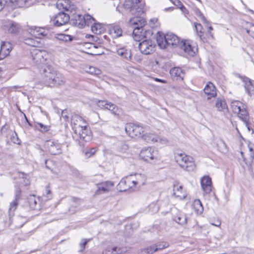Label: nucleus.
I'll list each match as a JSON object with an SVG mask.
<instances>
[{"mask_svg":"<svg viewBox=\"0 0 254 254\" xmlns=\"http://www.w3.org/2000/svg\"><path fill=\"white\" fill-rule=\"evenodd\" d=\"M89 241V239H83L82 240V242L80 243V249L79 250L80 252H82L84 250L85 246L86 245V244H87V243Z\"/></svg>","mask_w":254,"mask_h":254,"instance_id":"53","label":"nucleus"},{"mask_svg":"<svg viewBox=\"0 0 254 254\" xmlns=\"http://www.w3.org/2000/svg\"><path fill=\"white\" fill-rule=\"evenodd\" d=\"M169 244L168 243H165L162 247L155 248L154 246L148 247L140 250L138 252V254H152L155 252L167 248Z\"/></svg>","mask_w":254,"mask_h":254,"instance_id":"24","label":"nucleus"},{"mask_svg":"<svg viewBox=\"0 0 254 254\" xmlns=\"http://www.w3.org/2000/svg\"><path fill=\"white\" fill-rule=\"evenodd\" d=\"M31 54L32 60L36 64H45L48 56L46 51L35 48L31 51Z\"/></svg>","mask_w":254,"mask_h":254,"instance_id":"8","label":"nucleus"},{"mask_svg":"<svg viewBox=\"0 0 254 254\" xmlns=\"http://www.w3.org/2000/svg\"><path fill=\"white\" fill-rule=\"evenodd\" d=\"M68 5H66L65 6V9L67 11L69 12V13L68 14L70 16V18L73 16L74 15L77 14L78 13H77V9L76 6L71 4V2H69L68 3H67Z\"/></svg>","mask_w":254,"mask_h":254,"instance_id":"34","label":"nucleus"},{"mask_svg":"<svg viewBox=\"0 0 254 254\" xmlns=\"http://www.w3.org/2000/svg\"><path fill=\"white\" fill-rule=\"evenodd\" d=\"M85 122L82 117L77 115H74L71 118V125L72 128L74 131L75 130L76 127H80L84 125H85Z\"/></svg>","mask_w":254,"mask_h":254,"instance_id":"22","label":"nucleus"},{"mask_svg":"<svg viewBox=\"0 0 254 254\" xmlns=\"http://www.w3.org/2000/svg\"><path fill=\"white\" fill-rule=\"evenodd\" d=\"M211 225L215 226L216 227H220L221 225V221L218 219L216 222H214V223H211Z\"/></svg>","mask_w":254,"mask_h":254,"instance_id":"59","label":"nucleus"},{"mask_svg":"<svg viewBox=\"0 0 254 254\" xmlns=\"http://www.w3.org/2000/svg\"><path fill=\"white\" fill-rule=\"evenodd\" d=\"M196 32L201 40L202 39L203 32H202V26L200 24L194 23Z\"/></svg>","mask_w":254,"mask_h":254,"instance_id":"46","label":"nucleus"},{"mask_svg":"<svg viewBox=\"0 0 254 254\" xmlns=\"http://www.w3.org/2000/svg\"><path fill=\"white\" fill-rule=\"evenodd\" d=\"M215 107L219 111H222L227 108V105L224 100L217 98L215 102Z\"/></svg>","mask_w":254,"mask_h":254,"instance_id":"38","label":"nucleus"},{"mask_svg":"<svg viewBox=\"0 0 254 254\" xmlns=\"http://www.w3.org/2000/svg\"><path fill=\"white\" fill-rule=\"evenodd\" d=\"M133 181V175L126 177L122 179L118 184V189L120 191H127L128 190H134L135 188L134 183Z\"/></svg>","mask_w":254,"mask_h":254,"instance_id":"5","label":"nucleus"},{"mask_svg":"<svg viewBox=\"0 0 254 254\" xmlns=\"http://www.w3.org/2000/svg\"><path fill=\"white\" fill-rule=\"evenodd\" d=\"M211 179L208 176H204L201 180V186L204 192L209 193L211 191Z\"/></svg>","mask_w":254,"mask_h":254,"instance_id":"21","label":"nucleus"},{"mask_svg":"<svg viewBox=\"0 0 254 254\" xmlns=\"http://www.w3.org/2000/svg\"><path fill=\"white\" fill-rule=\"evenodd\" d=\"M203 91L204 93L208 96L207 99L215 97L217 95L216 87L211 82H209L205 85Z\"/></svg>","mask_w":254,"mask_h":254,"instance_id":"20","label":"nucleus"},{"mask_svg":"<svg viewBox=\"0 0 254 254\" xmlns=\"http://www.w3.org/2000/svg\"><path fill=\"white\" fill-rule=\"evenodd\" d=\"M24 43L30 46L37 47L39 45V42L33 38L28 37L24 39Z\"/></svg>","mask_w":254,"mask_h":254,"instance_id":"42","label":"nucleus"},{"mask_svg":"<svg viewBox=\"0 0 254 254\" xmlns=\"http://www.w3.org/2000/svg\"><path fill=\"white\" fill-rule=\"evenodd\" d=\"M146 177L144 174H136L133 175V181L134 183L135 188L138 186L139 187L143 186L146 182Z\"/></svg>","mask_w":254,"mask_h":254,"instance_id":"27","label":"nucleus"},{"mask_svg":"<svg viewBox=\"0 0 254 254\" xmlns=\"http://www.w3.org/2000/svg\"><path fill=\"white\" fill-rule=\"evenodd\" d=\"M142 138L143 140L149 143H155L160 139L159 137L157 134L151 133L143 134Z\"/></svg>","mask_w":254,"mask_h":254,"instance_id":"30","label":"nucleus"},{"mask_svg":"<svg viewBox=\"0 0 254 254\" xmlns=\"http://www.w3.org/2000/svg\"><path fill=\"white\" fill-rule=\"evenodd\" d=\"M15 1L17 3L18 5L21 6L26 3L27 0H15Z\"/></svg>","mask_w":254,"mask_h":254,"instance_id":"57","label":"nucleus"},{"mask_svg":"<svg viewBox=\"0 0 254 254\" xmlns=\"http://www.w3.org/2000/svg\"><path fill=\"white\" fill-rule=\"evenodd\" d=\"M84 19H85V26L87 25L89 26L92 25L95 23V20L90 15L86 14L83 16Z\"/></svg>","mask_w":254,"mask_h":254,"instance_id":"44","label":"nucleus"},{"mask_svg":"<svg viewBox=\"0 0 254 254\" xmlns=\"http://www.w3.org/2000/svg\"><path fill=\"white\" fill-rule=\"evenodd\" d=\"M149 208L154 207L155 209L154 210V211H157L158 210V207L156 206V204L154 203H152L150 204L149 205Z\"/></svg>","mask_w":254,"mask_h":254,"instance_id":"61","label":"nucleus"},{"mask_svg":"<svg viewBox=\"0 0 254 254\" xmlns=\"http://www.w3.org/2000/svg\"><path fill=\"white\" fill-rule=\"evenodd\" d=\"M170 74L173 80H183L185 74L184 70L179 67H174L170 70Z\"/></svg>","mask_w":254,"mask_h":254,"instance_id":"14","label":"nucleus"},{"mask_svg":"<svg viewBox=\"0 0 254 254\" xmlns=\"http://www.w3.org/2000/svg\"><path fill=\"white\" fill-rule=\"evenodd\" d=\"M64 83V78L60 73H58L55 78H53V82L50 86H58L63 84Z\"/></svg>","mask_w":254,"mask_h":254,"instance_id":"37","label":"nucleus"},{"mask_svg":"<svg viewBox=\"0 0 254 254\" xmlns=\"http://www.w3.org/2000/svg\"><path fill=\"white\" fill-rule=\"evenodd\" d=\"M45 146L47 151L52 155H58L62 153V145L58 140L50 139L45 143Z\"/></svg>","mask_w":254,"mask_h":254,"instance_id":"7","label":"nucleus"},{"mask_svg":"<svg viewBox=\"0 0 254 254\" xmlns=\"http://www.w3.org/2000/svg\"><path fill=\"white\" fill-rule=\"evenodd\" d=\"M32 35L35 38L41 39L42 37L47 36L48 31L43 28H36L32 31Z\"/></svg>","mask_w":254,"mask_h":254,"instance_id":"28","label":"nucleus"},{"mask_svg":"<svg viewBox=\"0 0 254 254\" xmlns=\"http://www.w3.org/2000/svg\"><path fill=\"white\" fill-rule=\"evenodd\" d=\"M74 131L79 136L81 140L87 142L91 139V132L86 125H84L80 127H76Z\"/></svg>","mask_w":254,"mask_h":254,"instance_id":"11","label":"nucleus"},{"mask_svg":"<svg viewBox=\"0 0 254 254\" xmlns=\"http://www.w3.org/2000/svg\"><path fill=\"white\" fill-rule=\"evenodd\" d=\"M115 53L122 59L128 61H131L132 55L130 50L126 47L117 48Z\"/></svg>","mask_w":254,"mask_h":254,"instance_id":"15","label":"nucleus"},{"mask_svg":"<svg viewBox=\"0 0 254 254\" xmlns=\"http://www.w3.org/2000/svg\"><path fill=\"white\" fill-rule=\"evenodd\" d=\"M79 199L76 198H72L70 200V204L76 207L77 205L79 204Z\"/></svg>","mask_w":254,"mask_h":254,"instance_id":"51","label":"nucleus"},{"mask_svg":"<svg viewBox=\"0 0 254 254\" xmlns=\"http://www.w3.org/2000/svg\"><path fill=\"white\" fill-rule=\"evenodd\" d=\"M114 186V183L110 181L102 182L97 184V190L95 191L96 195H99L109 192Z\"/></svg>","mask_w":254,"mask_h":254,"instance_id":"12","label":"nucleus"},{"mask_svg":"<svg viewBox=\"0 0 254 254\" xmlns=\"http://www.w3.org/2000/svg\"><path fill=\"white\" fill-rule=\"evenodd\" d=\"M245 88L249 95L252 96L254 94V82L252 83L250 80L248 82L246 81Z\"/></svg>","mask_w":254,"mask_h":254,"instance_id":"39","label":"nucleus"},{"mask_svg":"<svg viewBox=\"0 0 254 254\" xmlns=\"http://www.w3.org/2000/svg\"><path fill=\"white\" fill-rule=\"evenodd\" d=\"M96 152V149L95 148H92L90 149L89 151H87L85 153V155L87 157H90L92 155H94Z\"/></svg>","mask_w":254,"mask_h":254,"instance_id":"54","label":"nucleus"},{"mask_svg":"<svg viewBox=\"0 0 254 254\" xmlns=\"http://www.w3.org/2000/svg\"><path fill=\"white\" fill-rule=\"evenodd\" d=\"M36 127L39 129L42 132H46L49 130L50 127L44 125L42 123H38L36 125Z\"/></svg>","mask_w":254,"mask_h":254,"instance_id":"47","label":"nucleus"},{"mask_svg":"<svg viewBox=\"0 0 254 254\" xmlns=\"http://www.w3.org/2000/svg\"><path fill=\"white\" fill-rule=\"evenodd\" d=\"M125 130L127 133L132 138L142 137V133L144 132L142 127L132 123L126 125Z\"/></svg>","mask_w":254,"mask_h":254,"instance_id":"6","label":"nucleus"},{"mask_svg":"<svg viewBox=\"0 0 254 254\" xmlns=\"http://www.w3.org/2000/svg\"><path fill=\"white\" fill-rule=\"evenodd\" d=\"M21 197V190L19 188H17L15 190V195L14 200L10 203L9 208V215L10 217L13 215L14 211L16 209L18 203V200Z\"/></svg>","mask_w":254,"mask_h":254,"instance_id":"16","label":"nucleus"},{"mask_svg":"<svg viewBox=\"0 0 254 254\" xmlns=\"http://www.w3.org/2000/svg\"><path fill=\"white\" fill-rule=\"evenodd\" d=\"M175 160L179 165L184 170L192 171L195 169V165L192 157L184 153H177Z\"/></svg>","mask_w":254,"mask_h":254,"instance_id":"2","label":"nucleus"},{"mask_svg":"<svg viewBox=\"0 0 254 254\" xmlns=\"http://www.w3.org/2000/svg\"><path fill=\"white\" fill-rule=\"evenodd\" d=\"M172 2L174 5L179 7L182 11L185 12V10H186V7L179 0H173Z\"/></svg>","mask_w":254,"mask_h":254,"instance_id":"48","label":"nucleus"},{"mask_svg":"<svg viewBox=\"0 0 254 254\" xmlns=\"http://www.w3.org/2000/svg\"><path fill=\"white\" fill-rule=\"evenodd\" d=\"M138 48L141 53L148 55L152 52L154 46L151 40H145L139 44Z\"/></svg>","mask_w":254,"mask_h":254,"instance_id":"13","label":"nucleus"},{"mask_svg":"<svg viewBox=\"0 0 254 254\" xmlns=\"http://www.w3.org/2000/svg\"><path fill=\"white\" fill-rule=\"evenodd\" d=\"M173 220L178 224L183 226L187 223V218L184 214L180 213L174 217Z\"/></svg>","mask_w":254,"mask_h":254,"instance_id":"32","label":"nucleus"},{"mask_svg":"<svg viewBox=\"0 0 254 254\" xmlns=\"http://www.w3.org/2000/svg\"><path fill=\"white\" fill-rule=\"evenodd\" d=\"M58 74V73L49 67L44 69V74L45 80V82L48 84L49 86L52 83L53 78H55Z\"/></svg>","mask_w":254,"mask_h":254,"instance_id":"17","label":"nucleus"},{"mask_svg":"<svg viewBox=\"0 0 254 254\" xmlns=\"http://www.w3.org/2000/svg\"><path fill=\"white\" fill-rule=\"evenodd\" d=\"M139 157L145 161L150 162L153 160H157L159 158L158 151L153 147H148L141 150Z\"/></svg>","mask_w":254,"mask_h":254,"instance_id":"4","label":"nucleus"},{"mask_svg":"<svg viewBox=\"0 0 254 254\" xmlns=\"http://www.w3.org/2000/svg\"><path fill=\"white\" fill-rule=\"evenodd\" d=\"M117 249V247H114L111 249V251L110 250H106L103 252L105 254H116V250Z\"/></svg>","mask_w":254,"mask_h":254,"instance_id":"55","label":"nucleus"},{"mask_svg":"<svg viewBox=\"0 0 254 254\" xmlns=\"http://www.w3.org/2000/svg\"><path fill=\"white\" fill-rule=\"evenodd\" d=\"M195 13L197 16L199 17L201 19V20L203 21L204 23L209 24L208 22L207 21L205 17L203 16L202 13L198 9H197L196 10Z\"/></svg>","mask_w":254,"mask_h":254,"instance_id":"50","label":"nucleus"},{"mask_svg":"<svg viewBox=\"0 0 254 254\" xmlns=\"http://www.w3.org/2000/svg\"><path fill=\"white\" fill-rule=\"evenodd\" d=\"M108 102L105 100L99 101L97 103V106L101 108L106 109V106H107Z\"/></svg>","mask_w":254,"mask_h":254,"instance_id":"52","label":"nucleus"},{"mask_svg":"<svg viewBox=\"0 0 254 254\" xmlns=\"http://www.w3.org/2000/svg\"><path fill=\"white\" fill-rule=\"evenodd\" d=\"M193 207L197 214H201L203 211L202 204L199 199H195L193 202Z\"/></svg>","mask_w":254,"mask_h":254,"instance_id":"33","label":"nucleus"},{"mask_svg":"<svg viewBox=\"0 0 254 254\" xmlns=\"http://www.w3.org/2000/svg\"><path fill=\"white\" fill-rule=\"evenodd\" d=\"M122 29L118 25L113 26L110 30V34L112 36V37L114 38H117L121 36L122 35Z\"/></svg>","mask_w":254,"mask_h":254,"instance_id":"31","label":"nucleus"},{"mask_svg":"<svg viewBox=\"0 0 254 254\" xmlns=\"http://www.w3.org/2000/svg\"><path fill=\"white\" fill-rule=\"evenodd\" d=\"M2 28L5 32L14 35L18 34L20 30L19 25L12 21H4Z\"/></svg>","mask_w":254,"mask_h":254,"instance_id":"10","label":"nucleus"},{"mask_svg":"<svg viewBox=\"0 0 254 254\" xmlns=\"http://www.w3.org/2000/svg\"><path fill=\"white\" fill-rule=\"evenodd\" d=\"M57 38L60 41L64 42L71 41L72 40V36L64 34H58Z\"/></svg>","mask_w":254,"mask_h":254,"instance_id":"43","label":"nucleus"},{"mask_svg":"<svg viewBox=\"0 0 254 254\" xmlns=\"http://www.w3.org/2000/svg\"><path fill=\"white\" fill-rule=\"evenodd\" d=\"M5 3V0H0V11H1L3 9Z\"/></svg>","mask_w":254,"mask_h":254,"instance_id":"58","label":"nucleus"},{"mask_svg":"<svg viewBox=\"0 0 254 254\" xmlns=\"http://www.w3.org/2000/svg\"><path fill=\"white\" fill-rule=\"evenodd\" d=\"M70 19L68 13L60 12L51 19V22L56 27H60L67 24Z\"/></svg>","mask_w":254,"mask_h":254,"instance_id":"9","label":"nucleus"},{"mask_svg":"<svg viewBox=\"0 0 254 254\" xmlns=\"http://www.w3.org/2000/svg\"><path fill=\"white\" fill-rule=\"evenodd\" d=\"M85 71L93 75H99L101 74V70L95 67L89 66L86 67Z\"/></svg>","mask_w":254,"mask_h":254,"instance_id":"40","label":"nucleus"},{"mask_svg":"<svg viewBox=\"0 0 254 254\" xmlns=\"http://www.w3.org/2000/svg\"><path fill=\"white\" fill-rule=\"evenodd\" d=\"M21 177L24 179V182H25V185H28L29 184V180L25 177V175L23 173L21 174Z\"/></svg>","mask_w":254,"mask_h":254,"instance_id":"60","label":"nucleus"},{"mask_svg":"<svg viewBox=\"0 0 254 254\" xmlns=\"http://www.w3.org/2000/svg\"><path fill=\"white\" fill-rule=\"evenodd\" d=\"M155 81H158V82H162V83H166V81L165 80H162V79H159V78H155Z\"/></svg>","mask_w":254,"mask_h":254,"instance_id":"64","label":"nucleus"},{"mask_svg":"<svg viewBox=\"0 0 254 254\" xmlns=\"http://www.w3.org/2000/svg\"><path fill=\"white\" fill-rule=\"evenodd\" d=\"M145 23V20L141 17L136 16L131 18L129 20V24L132 26H134L133 33L136 30H138L140 28H142Z\"/></svg>","mask_w":254,"mask_h":254,"instance_id":"18","label":"nucleus"},{"mask_svg":"<svg viewBox=\"0 0 254 254\" xmlns=\"http://www.w3.org/2000/svg\"><path fill=\"white\" fill-rule=\"evenodd\" d=\"M174 194L180 199H183L187 196V192L183 190V187L179 186L178 184H174Z\"/></svg>","mask_w":254,"mask_h":254,"instance_id":"26","label":"nucleus"},{"mask_svg":"<svg viewBox=\"0 0 254 254\" xmlns=\"http://www.w3.org/2000/svg\"><path fill=\"white\" fill-rule=\"evenodd\" d=\"M140 0H125L123 8L131 14L138 16L143 13V6L139 4Z\"/></svg>","mask_w":254,"mask_h":254,"instance_id":"3","label":"nucleus"},{"mask_svg":"<svg viewBox=\"0 0 254 254\" xmlns=\"http://www.w3.org/2000/svg\"><path fill=\"white\" fill-rule=\"evenodd\" d=\"M156 41L158 45L161 49H165L167 46L174 47L178 45H180V38L175 34L172 33H168L164 34L158 32L156 37Z\"/></svg>","mask_w":254,"mask_h":254,"instance_id":"1","label":"nucleus"},{"mask_svg":"<svg viewBox=\"0 0 254 254\" xmlns=\"http://www.w3.org/2000/svg\"><path fill=\"white\" fill-rule=\"evenodd\" d=\"M127 70L131 74H134L135 71L137 69L132 66H128L126 68Z\"/></svg>","mask_w":254,"mask_h":254,"instance_id":"56","label":"nucleus"},{"mask_svg":"<svg viewBox=\"0 0 254 254\" xmlns=\"http://www.w3.org/2000/svg\"><path fill=\"white\" fill-rule=\"evenodd\" d=\"M45 191L47 197H49V195L51 194V191L48 186L46 187Z\"/></svg>","mask_w":254,"mask_h":254,"instance_id":"62","label":"nucleus"},{"mask_svg":"<svg viewBox=\"0 0 254 254\" xmlns=\"http://www.w3.org/2000/svg\"><path fill=\"white\" fill-rule=\"evenodd\" d=\"M91 27L92 31L95 34H99L101 33L102 26L100 24L94 23Z\"/></svg>","mask_w":254,"mask_h":254,"instance_id":"45","label":"nucleus"},{"mask_svg":"<svg viewBox=\"0 0 254 254\" xmlns=\"http://www.w3.org/2000/svg\"><path fill=\"white\" fill-rule=\"evenodd\" d=\"M0 59H3L8 56L12 49V45L8 42H3L1 44Z\"/></svg>","mask_w":254,"mask_h":254,"instance_id":"19","label":"nucleus"},{"mask_svg":"<svg viewBox=\"0 0 254 254\" xmlns=\"http://www.w3.org/2000/svg\"><path fill=\"white\" fill-rule=\"evenodd\" d=\"M106 109L110 110L114 115L119 114V110L118 107L116 105L110 102H108L107 106H106Z\"/></svg>","mask_w":254,"mask_h":254,"instance_id":"41","label":"nucleus"},{"mask_svg":"<svg viewBox=\"0 0 254 254\" xmlns=\"http://www.w3.org/2000/svg\"><path fill=\"white\" fill-rule=\"evenodd\" d=\"M236 114H238L239 117L244 122H247L249 121V115L248 113L245 109V105L244 107H242L241 109V111L240 112L236 113Z\"/></svg>","mask_w":254,"mask_h":254,"instance_id":"36","label":"nucleus"},{"mask_svg":"<svg viewBox=\"0 0 254 254\" xmlns=\"http://www.w3.org/2000/svg\"><path fill=\"white\" fill-rule=\"evenodd\" d=\"M180 48L190 56H194L195 51L191 45L186 41H182L180 44Z\"/></svg>","mask_w":254,"mask_h":254,"instance_id":"23","label":"nucleus"},{"mask_svg":"<svg viewBox=\"0 0 254 254\" xmlns=\"http://www.w3.org/2000/svg\"><path fill=\"white\" fill-rule=\"evenodd\" d=\"M247 33L251 36L254 37V24L250 23L249 27L247 28Z\"/></svg>","mask_w":254,"mask_h":254,"instance_id":"49","label":"nucleus"},{"mask_svg":"<svg viewBox=\"0 0 254 254\" xmlns=\"http://www.w3.org/2000/svg\"><path fill=\"white\" fill-rule=\"evenodd\" d=\"M165 243H166V242H163V243H162V244H158V245H153V246H154L155 248H156V247H162Z\"/></svg>","mask_w":254,"mask_h":254,"instance_id":"63","label":"nucleus"},{"mask_svg":"<svg viewBox=\"0 0 254 254\" xmlns=\"http://www.w3.org/2000/svg\"><path fill=\"white\" fill-rule=\"evenodd\" d=\"M244 105L239 101H233L231 103V107L234 113H236L240 111L242 107H244Z\"/></svg>","mask_w":254,"mask_h":254,"instance_id":"35","label":"nucleus"},{"mask_svg":"<svg viewBox=\"0 0 254 254\" xmlns=\"http://www.w3.org/2000/svg\"><path fill=\"white\" fill-rule=\"evenodd\" d=\"M39 201V199L38 198H36L34 195H30L28 198V202L29 205L30 207L33 209H39L40 206L38 204V202Z\"/></svg>","mask_w":254,"mask_h":254,"instance_id":"29","label":"nucleus"},{"mask_svg":"<svg viewBox=\"0 0 254 254\" xmlns=\"http://www.w3.org/2000/svg\"><path fill=\"white\" fill-rule=\"evenodd\" d=\"M71 20L73 24L79 28H83L85 26V19L83 16L79 13L74 15L73 16L70 17Z\"/></svg>","mask_w":254,"mask_h":254,"instance_id":"25","label":"nucleus"}]
</instances>
